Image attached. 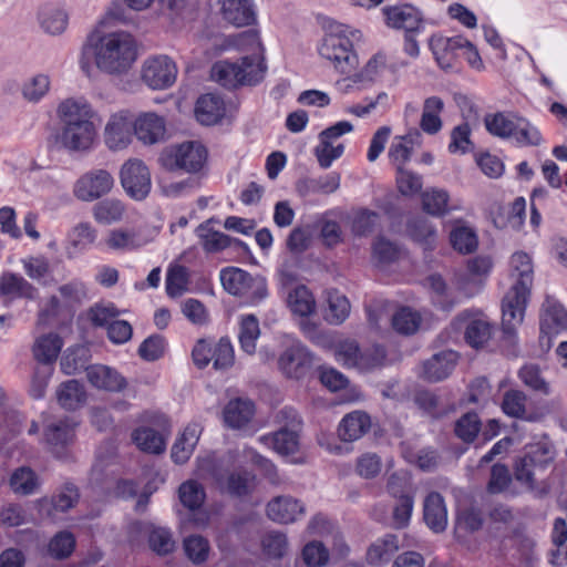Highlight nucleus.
Segmentation results:
<instances>
[{
  "label": "nucleus",
  "instance_id": "nucleus-1",
  "mask_svg": "<svg viewBox=\"0 0 567 567\" xmlns=\"http://www.w3.org/2000/svg\"><path fill=\"white\" fill-rule=\"evenodd\" d=\"M137 59V44L126 31H92L81 49L80 68L91 75L93 68L110 75L126 73Z\"/></svg>",
  "mask_w": 567,
  "mask_h": 567
},
{
  "label": "nucleus",
  "instance_id": "nucleus-2",
  "mask_svg": "<svg viewBox=\"0 0 567 567\" xmlns=\"http://www.w3.org/2000/svg\"><path fill=\"white\" fill-rule=\"evenodd\" d=\"M56 116L60 127L54 135V145L58 150L69 154L93 151L97 142L96 111L86 99H64L56 107Z\"/></svg>",
  "mask_w": 567,
  "mask_h": 567
},
{
  "label": "nucleus",
  "instance_id": "nucleus-3",
  "mask_svg": "<svg viewBox=\"0 0 567 567\" xmlns=\"http://www.w3.org/2000/svg\"><path fill=\"white\" fill-rule=\"evenodd\" d=\"M235 44L243 51L250 52L240 63L219 61L210 71V76L220 85L229 89L238 85H254L264 79L266 65L261 55V42L254 31H245L235 39Z\"/></svg>",
  "mask_w": 567,
  "mask_h": 567
},
{
  "label": "nucleus",
  "instance_id": "nucleus-4",
  "mask_svg": "<svg viewBox=\"0 0 567 567\" xmlns=\"http://www.w3.org/2000/svg\"><path fill=\"white\" fill-rule=\"evenodd\" d=\"M509 290L503 298V332L508 340L514 339L516 326L523 321L525 307L534 280L532 257L525 251H516L509 258Z\"/></svg>",
  "mask_w": 567,
  "mask_h": 567
},
{
  "label": "nucleus",
  "instance_id": "nucleus-5",
  "mask_svg": "<svg viewBox=\"0 0 567 567\" xmlns=\"http://www.w3.org/2000/svg\"><path fill=\"white\" fill-rule=\"evenodd\" d=\"M349 29L342 24H331L319 45V54L341 74H350L358 64V55L348 35Z\"/></svg>",
  "mask_w": 567,
  "mask_h": 567
},
{
  "label": "nucleus",
  "instance_id": "nucleus-6",
  "mask_svg": "<svg viewBox=\"0 0 567 567\" xmlns=\"http://www.w3.org/2000/svg\"><path fill=\"white\" fill-rule=\"evenodd\" d=\"M234 456L231 454L217 458L215 455L199 457L197 461L198 475L212 478L217 486L231 495L243 496L249 492L250 476L248 472L230 473Z\"/></svg>",
  "mask_w": 567,
  "mask_h": 567
},
{
  "label": "nucleus",
  "instance_id": "nucleus-7",
  "mask_svg": "<svg viewBox=\"0 0 567 567\" xmlns=\"http://www.w3.org/2000/svg\"><path fill=\"white\" fill-rule=\"evenodd\" d=\"M208 151L198 141H187L165 147L158 163L169 172L182 171L190 175L203 173L207 165Z\"/></svg>",
  "mask_w": 567,
  "mask_h": 567
},
{
  "label": "nucleus",
  "instance_id": "nucleus-8",
  "mask_svg": "<svg viewBox=\"0 0 567 567\" xmlns=\"http://www.w3.org/2000/svg\"><path fill=\"white\" fill-rule=\"evenodd\" d=\"M556 452L547 436L526 446V453L515 465V478L534 488L536 470L546 468L555 458Z\"/></svg>",
  "mask_w": 567,
  "mask_h": 567
},
{
  "label": "nucleus",
  "instance_id": "nucleus-9",
  "mask_svg": "<svg viewBox=\"0 0 567 567\" xmlns=\"http://www.w3.org/2000/svg\"><path fill=\"white\" fill-rule=\"evenodd\" d=\"M133 115L121 110L111 114L103 127V143L111 152L126 150L134 137Z\"/></svg>",
  "mask_w": 567,
  "mask_h": 567
},
{
  "label": "nucleus",
  "instance_id": "nucleus-10",
  "mask_svg": "<svg viewBox=\"0 0 567 567\" xmlns=\"http://www.w3.org/2000/svg\"><path fill=\"white\" fill-rule=\"evenodd\" d=\"M120 181L125 193L135 200L145 199L151 192V173L142 159H127L120 169Z\"/></svg>",
  "mask_w": 567,
  "mask_h": 567
},
{
  "label": "nucleus",
  "instance_id": "nucleus-11",
  "mask_svg": "<svg viewBox=\"0 0 567 567\" xmlns=\"http://www.w3.org/2000/svg\"><path fill=\"white\" fill-rule=\"evenodd\" d=\"M114 186V177L103 168L83 174L74 184L73 195L82 202H94L107 195Z\"/></svg>",
  "mask_w": 567,
  "mask_h": 567
},
{
  "label": "nucleus",
  "instance_id": "nucleus-12",
  "mask_svg": "<svg viewBox=\"0 0 567 567\" xmlns=\"http://www.w3.org/2000/svg\"><path fill=\"white\" fill-rule=\"evenodd\" d=\"M143 82L154 90H165L172 86L177 78V66L167 55L147 58L142 65Z\"/></svg>",
  "mask_w": 567,
  "mask_h": 567
},
{
  "label": "nucleus",
  "instance_id": "nucleus-13",
  "mask_svg": "<svg viewBox=\"0 0 567 567\" xmlns=\"http://www.w3.org/2000/svg\"><path fill=\"white\" fill-rule=\"evenodd\" d=\"M278 363L284 374L288 378L299 380L311 371L313 358L303 344L292 342L281 353Z\"/></svg>",
  "mask_w": 567,
  "mask_h": 567
},
{
  "label": "nucleus",
  "instance_id": "nucleus-14",
  "mask_svg": "<svg viewBox=\"0 0 567 567\" xmlns=\"http://www.w3.org/2000/svg\"><path fill=\"white\" fill-rule=\"evenodd\" d=\"M464 43H466V39L461 35L452 38L432 35L430 39V49L440 68L444 71H451L456 66L457 52L461 51Z\"/></svg>",
  "mask_w": 567,
  "mask_h": 567
},
{
  "label": "nucleus",
  "instance_id": "nucleus-15",
  "mask_svg": "<svg viewBox=\"0 0 567 567\" xmlns=\"http://www.w3.org/2000/svg\"><path fill=\"white\" fill-rule=\"evenodd\" d=\"M306 514L305 505L289 495H280L267 504V516L279 524H291Z\"/></svg>",
  "mask_w": 567,
  "mask_h": 567
},
{
  "label": "nucleus",
  "instance_id": "nucleus-16",
  "mask_svg": "<svg viewBox=\"0 0 567 567\" xmlns=\"http://www.w3.org/2000/svg\"><path fill=\"white\" fill-rule=\"evenodd\" d=\"M134 123V135L145 145H153L164 140L166 126L163 117L155 113H143Z\"/></svg>",
  "mask_w": 567,
  "mask_h": 567
},
{
  "label": "nucleus",
  "instance_id": "nucleus-17",
  "mask_svg": "<svg viewBox=\"0 0 567 567\" xmlns=\"http://www.w3.org/2000/svg\"><path fill=\"white\" fill-rule=\"evenodd\" d=\"M453 324L457 328H464L465 341L472 348L483 347L492 336V327L489 322L483 318L471 317L467 313L460 315Z\"/></svg>",
  "mask_w": 567,
  "mask_h": 567
},
{
  "label": "nucleus",
  "instance_id": "nucleus-18",
  "mask_svg": "<svg viewBox=\"0 0 567 567\" xmlns=\"http://www.w3.org/2000/svg\"><path fill=\"white\" fill-rule=\"evenodd\" d=\"M86 378L94 388L109 392H121L127 386V382L121 373L103 364H93L86 368Z\"/></svg>",
  "mask_w": 567,
  "mask_h": 567
},
{
  "label": "nucleus",
  "instance_id": "nucleus-19",
  "mask_svg": "<svg viewBox=\"0 0 567 567\" xmlns=\"http://www.w3.org/2000/svg\"><path fill=\"white\" fill-rule=\"evenodd\" d=\"M382 11L389 27L403 29L408 33L419 30L422 22L421 12L412 6L385 7Z\"/></svg>",
  "mask_w": 567,
  "mask_h": 567
},
{
  "label": "nucleus",
  "instance_id": "nucleus-20",
  "mask_svg": "<svg viewBox=\"0 0 567 567\" xmlns=\"http://www.w3.org/2000/svg\"><path fill=\"white\" fill-rule=\"evenodd\" d=\"M226 113L224 100L213 93H207L198 97L195 105L196 120L203 125H215L219 123Z\"/></svg>",
  "mask_w": 567,
  "mask_h": 567
},
{
  "label": "nucleus",
  "instance_id": "nucleus-21",
  "mask_svg": "<svg viewBox=\"0 0 567 567\" xmlns=\"http://www.w3.org/2000/svg\"><path fill=\"white\" fill-rule=\"evenodd\" d=\"M371 425L368 413L360 410L352 411L342 417L338 426V435L344 442H353L367 434Z\"/></svg>",
  "mask_w": 567,
  "mask_h": 567
},
{
  "label": "nucleus",
  "instance_id": "nucleus-22",
  "mask_svg": "<svg viewBox=\"0 0 567 567\" xmlns=\"http://www.w3.org/2000/svg\"><path fill=\"white\" fill-rule=\"evenodd\" d=\"M79 501V493L74 485H64L51 498H43L39 502L40 512L48 517L54 518L58 513H64L72 508Z\"/></svg>",
  "mask_w": 567,
  "mask_h": 567
},
{
  "label": "nucleus",
  "instance_id": "nucleus-23",
  "mask_svg": "<svg viewBox=\"0 0 567 567\" xmlns=\"http://www.w3.org/2000/svg\"><path fill=\"white\" fill-rule=\"evenodd\" d=\"M37 18L42 31L53 37L62 34L69 23L68 13L62 8L51 3L41 6Z\"/></svg>",
  "mask_w": 567,
  "mask_h": 567
},
{
  "label": "nucleus",
  "instance_id": "nucleus-24",
  "mask_svg": "<svg viewBox=\"0 0 567 567\" xmlns=\"http://www.w3.org/2000/svg\"><path fill=\"white\" fill-rule=\"evenodd\" d=\"M148 538L150 548L158 555H167L175 548L172 533L165 527H156L150 523H135L132 526Z\"/></svg>",
  "mask_w": 567,
  "mask_h": 567
},
{
  "label": "nucleus",
  "instance_id": "nucleus-25",
  "mask_svg": "<svg viewBox=\"0 0 567 567\" xmlns=\"http://www.w3.org/2000/svg\"><path fill=\"white\" fill-rule=\"evenodd\" d=\"M424 520L435 533L443 532L447 525V511L443 496L437 492L430 493L424 499Z\"/></svg>",
  "mask_w": 567,
  "mask_h": 567
},
{
  "label": "nucleus",
  "instance_id": "nucleus-26",
  "mask_svg": "<svg viewBox=\"0 0 567 567\" xmlns=\"http://www.w3.org/2000/svg\"><path fill=\"white\" fill-rule=\"evenodd\" d=\"M457 354L453 351H443L434 354L423 364V375L431 382L447 378L454 370Z\"/></svg>",
  "mask_w": 567,
  "mask_h": 567
},
{
  "label": "nucleus",
  "instance_id": "nucleus-27",
  "mask_svg": "<svg viewBox=\"0 0 567 567\" xmlns=\"http://www.w3.org/2000/svg\"><path fill=\"white\" fill-rule=\"evenodd\" d=\"M255 414V404L250 399L236 398L230 400L224 409L225 423L233 429H240L248 424Z\"/></svg>",
  "mask_w": 567,
  "mask_h": 567
},
{
  "label": "nucleus",
  "instance_id": "nucleus-28",
  "mask_svg": "<svg viewBox=\"0 0 567 567\" xmlns=\"http://www.w3.org/2000/svg\"><path fill=\"white\" fill-rule=\"evenodd\" d=\"M223 18L235 27H245L254 23L255 11L250 0H223Z\"/></svg>",
  "mask_w": 567,
  "mask_h": 567
},
{
  "label": "nucleus",
  "instance_id": "nucleus-29",
  "mask_svg": "<svg viewBox=\"0 0 567 567\" xmlns=\"http://www.w3.org/2000/svg\"><path fill=\"white\" fill-rule=\"evenodd\" d=\"M340 174L332 172L319 177H307L297 183V190L301 196L311 194H332L340 187Z\"/></svg>",
  "mask_w": 567,
  "mask_h": 567
},
{
  "label": "nucleus",
  "instance_id": "nucleus-30",
  "mask_svg": "<svg viewBox=\"0 0 567 567\" xmlns=\"http://www.w3.org/2000/svg\"><path fill=\"white\" fill-rule=\"evenodd\" d=\"M210 224L212 219L200 224L196 229V234L205 251L217 252L229 247L233 243L239 246H244L240 240H231V238L226 234L215 230Z\"/></svg>",
  "mask_w": 567,
  "mask_h": 567
},
{
  "label": "nucleus",
  "instance_id": "nucleus-31",
  "mask_svg": "<svg viewBox=\"0 0 567 567\" xmlns=\"http://www.w3.org/2000/svg\"><path fill=\"white\" fill-rule=\"evenodd\" d=\"M63 347V340L58 333L50 332L38 337L32 346L34 359L45 365H50L58 359Z\"/></svg>",
  "mask_w": 567,
  "mask_h": 567
},
{
  "label": "nucleus",
  "instance_id": "nucleus-32",
  "mask_svg": "<svg viewBox=\"0 0 567 567\" xmlns=\"http://www.w3.org/2000/svg\"><path fill=\"white\" fill-rule=\"evenodd\" d=\"M0 296L35 299L38 289L19 275L3 272L0 277Z\"/></svg>",
  "mask_w": 567,
  "mask_h": 567
},
{
  "label": "nucleus",
  "instance_id": "nucleus-33",
  "mask_svg": "<svg viewBox=\"0 0 567 567\" xmlns=\"http://www.w3.org/2000/svg\"><path fill=\"white\" fill-rule=\"evenodd\" d=\"M220 281L224 289L234 296H246L256 282L247 271L235 267L223 269Z\"/></svg>",
  "mask_w": 567,
  "mask_h": 567
},
{
  "label": "nucleus",
  "instance_id": "nucleus-34",
  "mask_svg": "<svg viewBox=\"0 0 567 567\" xmlns=\"http://www.w3.org/2000/svg\"><path fill=\"white\" fill-rule=\"evenodd\" d=\"M202 427L198 423L188 424L172 447V458L176 464L188 461L199 440Z\"/></svg>",
  "mask_w": 567,
  "mask_h": 567
},
{
  "label": "nucleus",
  "instance_id": "nucleus-35",
  "mask_svg": "<svg viewBox=\"0 0 567 567\" xmlns=\"http://www.w3.org/2000/svg\"><path fill=\"white\" fill-rule=\"evenodd\" d=\"M97 238V230L90 223H80L69 234L66 254L69 258L89 249Z\"/></svg>",
  "mask_w": 567,
  "mask_h": 567
},
{
  "label": "nucleus",
  "instance_id": "nucleus-36",
  "mask_svg": "<svg viewBox=\"0 0 567 567\" xmlns=\"http://www.w3.org/2000/svg\"><path fill=\"white\" fill-rule=\"evenodd\" d=\"M519 115L515 113L497 112L486 114L484 125L486 131L499 138L514 137Z\"/></svg>",
  "mask_w": 567,
  "mask_h": 567
},
{
  "label": "nucleus",
  "instance_id": "nucleus-37",
  "mask_svg": "<svg viewBox=\"0 0 567 567\" xmlns=\"http://www.w3.org/2000/svg\"><path fill=\"white\" fill-rule=\"evenodd\" d=\"M567 327V312L561 305L547 300L543 306L540 317L542 336H551L558 333Z\"/></svg>",
  "mask_w": 567,
  "mask_h": 567
},
{
  "label": "nucleus",
  "instance_id": "nucleus-38",
  "mask_svg": "<svg viewBox=\"0 0 567 567\" xmlns=\"http://www.w3.org/2000/svg\"><path fill=\"white\" fill-rule=\"evenodd\" d=\"M59 405L69 411H74L86 401L84 386L78 380L62 382L55 391Z\"/></svg>",
  "mask_w": 567,
  "mask_h": 567
},
{
  "label": "nucleus",
  "instance_id": "nucleus-39",
  "mask_svg": "<svg viewBox=\"0 0 567 567\" xmlns=\"http://www.w3.org/2000/svg\"><path fill=\"white\" fill-rule=\"evenodd\" d=\"M265 445H270L280 455H293L299 449L298 431L280 427L272 435H264L259 439Z\"/></svg>",
  "mask_w": 567,
  "mask_h": 567
},
{
  "label": "nucleus",
  "instance_id": "nucleus-40",
  "mask_svg": "<svg viewBox=\"0 0 567 567\" xmlns=\"http://www.w3.org/2000/svg\"><path fill=\"white\" fill-rule=\"evenodd\" d=\"M444 110V102L439 96H430L423 103L420 127L427 134H436L442 128L440 114Z\"/></svg>",
  "mask_w": 567,
  "mask_h": 567
},
{
  "label": "nucleus",
  "instance_id": "nucleus-41",
  "mask_svg": "<svg viewBox=\"0 0 567 567\" xmlns=\"http://www.w3.org/2000/svg\"><path fill=\"white\" fill-rule=\"evenodd\" d=\"M399 550V542L394 535H385L370 545L367 551V561L370 565H384L391 560Z\"/></svg>",
  "mask_w": 567,
  "mask_h": 567
},
{
  "label": "nucleus",
  "instance_id": "nucleus-42",
  "mask_svg": "<svg viewBox=\"0 0 567 567\" xmlns=\"http://www.w3.org/2000/svg\"><path fill=\"white\" fill-rule=\"evenodd\" d=\"M51 87V78L47 73H37L27 78L21 84V95L29 103L40 102Z\"/></svg>",
  "mask_w": 567,
  "mask_h": 567
},
{
  "label": "nucleus",
  "instance_id": "nucleus-43",
  "mask_svg": "<svg viewBox=\"0 0 567 567\" xmlns=\"http://www.w3.org/2000/svg\"><path fill=\"white\" fill-rule=\"evenodd\" d=\"M125 210V205L122 200L107 198L95 204L92 213L97 223L102 225H112L122 220Z\"/></svg>",
  "mask_w": 567,
  "mask_h": 567
},
{
  "label": "nucleus",
  "instance_id": "nucleus-44",
  "mask_svg": "<svg viewBox=\"0 0 567 567\" xmlns=\"http://www.w3.org/2000/svg\"><path fill=\"white\" fill-rule=\"evenodd\" d=\"M328 308L324 319L331 324H341L350 313V302L347 297L338 290H330L327 293Z\"/></svg>",
  "mask_w": 567,
  "mask_h": 567
},
{
  "label": "nucleus",
  "instance_id": "nucleus-45",
  "mask_svg": "<svg viewBox=\"0 0 567 567\" xmlns=\"http://www.w3.org/2000/svg\"><path fill=\"white\" fill-rule=\"evenodd\" d=\"M288 307L292 313L308 317L316 309V301L310 290L305 286H298L288 295Z\"/></svg>",
  "mask_w": 567,
  "mask_h": 567
},
{
  "label": "nucleus",
  "instance_id": "nucleus-46",
  "mask_svg": "<svg viewBox=\"0 0 567 567\" xmlns=\"http://www.w3.org/2000/svg\"><path fill=\"white\" fill-rule=\"evenodd\" d=\"M132 439L144 452L159 454L165 450L163 435L151 427L136 429L132 434Z\"/></svg>",
  "mask_w": 567,
  "mask_h": 567
},
{
  "label": "nucleus",
  "instance_id": "nucleus-47",
  "mask_svg": "<svg viewBox=\"0 0 567 567\" xmlns=\"http://www.w3.org/2000/svg\"><path fill=\"white\" fill-rule=\"evenodd\" d=\"M260 336L259 321L254 315L244 316L239 324V342L241 349L252 354L256 351V341Z\"/></svg>",
  "mask_w": 567,
  "mask_h": 567
},
{
  "label": "nucleus",
  "instance_id": "nucleus-48",
  "mask_svg": "<svg viewBox=\"0 0 567 567\" xmlns=\"http://www.w3.org/2000/svg\"><path fill=\"white\" fill-rule=\"evenodd\" d=\"M493 269V259L489 256H476L467 261L468 275L475 279L476 289L467 290L466 286H463L466 296L474 295L483 286L484 280L491 274Z\"/></svg>",
  "mask_w": 567,
  "mask_h": 567
},
{
  "label": "nucleus",
  "instance_id": "nucleus-49",
  "mask_svg": "<svg viewBox=\"0 0 567 567\" xmlns=\"http://www.w3.org/2000/svg\"><path fill=\"white\" fill-rule=\"evenodd\" d=\"M391 321L396 332L410 336L417 331L421 324V316L409 307H402L392 316Z\"/></svg>",
  "mask_w": 567,
  "mask_h": 567
},
{
  "label": "nucleus",
  "instance_id": "nucleus-50",
  "mask_svg": "<svg viewBox=\"0 0 567 567\" xmlns=\"http://www.w3.org/2000/svg\"><path fill=\"white\" fill-rule=\"evenodd\" d=\"M10 486L16 494L29 495L35 492L39 481L30 467L22 466L12 473Z\"/></svg>",
  "mask_w": 567,
  "mask_h": 567
},
{
  "label": "nucleus",
  "instance_id": "nucleus-51",
  "mask_svg": "<svg viewBox=\"0 0 567 567\" xmlns=\"http://www.w3.org/2000/svg\"><path fill=\"white\" fill-rule=\"evenodd\" d=\"M73 425L69 419L51 423L45 431L47 442L53 450L65 446L73 439Z\"/></svg>",
  "mask_w": 567,
  "mask_h": 567
},
{
  "label": "nucleus",
  "instance_id": "nucleus-52",
  "mask_svg": "<svg viewBox=\"0 0 567 567\" xmlns=\"http://www.w3.org/2000/svg\"><path fill=\"white\" fill-rule=\"evenodd\" d=\"M449 200L450 196L445 189L432 188L422 194L423 209L432 216L445 215Z\"/></svg>",
  "mask_w": 567,
  "mask_h": 567
},
{
  "label": "nucleus",
  "instance_id": "nucleus-53",
  "mask_svg": "<svg viewBox=\"0 0 567 567\" xmlns=\"http://www.w3.org/2000/svg\"><path fill=\"white\" fill-rule=\"evenodd\" d=\"M338 362L348 368H358L361 370L362 351L355 340H342L338 342L334 350Z\"/></svg>",
  "mask_w": 567,
  "mask_h": 567
},
{
  "label": "nucleus",
  "instance_id": "nucleus-54",
  "mask_svg": "<svg viewBox=\"0 0 567 567\" xmlns=\"http://www.w3.org/2000/svg\"><path fill=\"white\" fill-rule=\"evenodd\" d=\"M178 494L182 504L189 509L199 508L206 498L203 485L194 480L184 482L179 486Z\"/></svg>",
  "mask_w": 567,
  "mask_h": 567
},
{
  "label": "nucleus",
  "instance_id": "nucleus-55",
  "mask_svg": "<svg viewBox=\"0 0 567 567\" xmlns=\"http://www.w3.org/2000/svg\"><path fill=\"white\" fill-rule=\"evenodd\" d=\"M188 286V270L182 265H174L168 268L166 276V292L169 297L182 296Z\"/></svg>",
  "mask_w": 567,
  "mask_h": 567
},
{
  "label": "nucleus",
  "instance_id": "nucleus-56",
  "mask_svg": "<svg viewBox=\"0 0 567 567\" xmlns=\"http://www.w3.org/2000/svg\"><path fill=\"white\" fill-rule=\"evenodd\" d=\"M450 240L453 248L461 254L473 252L478 245L475 231L466 226L456 227L451 231Z\"/></svg>",
  "mask_w": 567,
  "mask_h": 567
},
{
  "label": "nucleus",
  "instance_id": "nucleus-57",
  "mask_svg": "<svg viewBox=\"0 0 567 567\" xmlns=\"http://www.w3.org/2000/svg\"><path fill=\"white\" fill-rule=\"evenodd\" d=\"M301 557L307 567H324L329 561V550L318 540L306 544Z\"/></svg>",
  "mask_w": 567,
  "mask_h": 567
},
{
  "label": "nucleus",
  "instance_id": "nucleus-58",
  "mask_svg": "<svg viewBox=\"0 0 567 567\" xmlns=\"http://www.w3.org/2000/svg\"><path fill=\"white\" fill-rule=\"evenodd\" d=\"M527 396L519 390H509L504 393L502 409L512 417L522 419L526 414Z\"/></svg>",
  "mask_w": 567,
  "mask_h": 567
},
{
  "label": "nucleus",
  "instance_id": "nucleus-59",
  "mask_svg": "<svg viewBox=\"0 0 567 567\" xmlns=\"http://www.w3.org/2000/svg\"><path fill=\"white\" fill-rule=\"evenodd\" d=\"M264 553L271 558H282L289 548L287 536L280 532H269L261 540Z\"/></svg>",
  "mask_w": 567,
  "mask_h": 567
},
{
  "label": "nucleus",
  "instance_id": "nucleus-60",
  "mask_svg": "<svg viewBox=\"0 0 567 567\" xmlns=\"http://www.w3.org/2000/svg\"><path fill=\"white\" fill-rule=\"evenodd\" d=\"M184 550L189 560L202 564L208 558L209 544L203 536L192 535L184 539Z\"/></svg>",
  "mask_w": 567,
  "mask_h": 567
},
{
  "label": "nucleus",
  "instance_id": "nucleus-61",
  "mask_svg": "<svg viewBox=\"0 0 567 567\" xmlns=\"http://www.w3.org/2000/svg\"><path fill=\"white\" fill-rule=\"evenodd\" d=\"M75 547V538L72 533L63 530L52 537L49 543V553L52 557L64 559L69 557Z\"/></svg>",
  "mask_w": 567,
  "mask_h": 567
},
{
  "label": "nucleus",
  "instance_id": "nucleus-62",
  "mask_svg": "<svg viewBox=\"0 0 567 567\" xmlns=\"http://www.w3.org/2000/svg\"><path fill=\"white\" fill-rule=\"evenodd\" d=\"M481 429L478 415L468 412L461 416L455 423V434L464 442H472L477 436Z\"/></svg>",
  "mask_w": 567,
  "mask_h": 567
},
{
  "label": "nucleus",
  "instance_id": "nucleus-63",
  "mask_svg": "<svg viewBox=\"0 0 567 567\" xmlns=\"http://www.w3.org/2000/svg\"><path fill=\"white\" fill-rule=\"evenodd\" d=\"M514 138L519 144L532 146H538L543 141L539 130L522 116L518 117Z\"/></svg>",
  "mask_w": 567,
  "mask_h": 567
},
{
  "label": "nucleus",
  "instance_id": "nucleus-64",
  "mask_svg": "<svg viewBox=\"0 0 567 567\" xmlns=\"http://www.w3.org/2000/svg\"><path fill=\"white\" fill-rule=\"evenodd\" d=\"M518 377L523 383L534 391L542 392L545 395L550 393L549 384L540 375L539 369L534 364H527L520 368Z\"/></svg>",
  "mask_w": 567,
  "mask_h": 567
}]
</instances>
